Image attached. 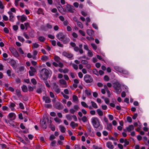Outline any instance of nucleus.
<instances>
[{"label": "nucleus", "mask_w": 149, "mask_h": 149, "mask_svg": "<svg viewBox=\"0 0 149 149\" xmlns=\"http://www.w3.org/2000/svg\"><path fill=\"white\" fill-rule=\"evenodd\" d=\"M74 109L77 111L79 109V107L77 105H75L74 106Z\"/></svg>", "instance_id": "3c124183"}, {"label": "nucleus", "mask_w": 149, "mask_h": 149, "mask_svg": "<svg viewBox=\"0 0 149 149\" xmlns=\"http://www.w3.org/2000/svg\"><path fill=\"white\" fill-rule=\"evenodd\" d=\"M86 33L88 35L90 36H94V31L91 29H88L87 30Z\"/></svg>", "instance_id": "f8f14e48"}, {"label": "nucleus", "mask_w": 149, "mask_h": 149, "mask_svg": "<svg viewBox=\"0 0 149 149\" xmlns=\"http://www.w3.org/2000/svg\"><path fill=\"white\" fill-rule=\"evenodd\" d=\"M125 144L124 145V147H125L127 145L129 144V142L126 139H125Z\"/></svg>", "instance_id": "49530a36"}, {"label": "nucleus", "mask_w": 149, "mask_h": 149, "mask_svg": "<svg viewBox=\"0 0 149 149\" xmlns=\"http://www.w3.org/2000/svg\"><path fill=\"white\" fill-rule=\"evenodd\" d=\"M26 19V17L24 16H22L21 18V20L22 22L25 21Z\"/></svg>", "instance_id": "a18cd8bd"}, {"label": "nucleus", "mask_w": 149, "mask_h": 149, "mask_svg": "<svg viewBox=\"0 0 149 149\" xmlns=\"http://www.w3.org/2000/svg\"><path fill=\"white\" fill-rule=\"evenodd\" d=\"M104 100L105 102L107 104H108L109 102V98H105Z\"/></svg>", "instance_id": "8fccbe9b"}, {"label": "nucleus", "mask_w": 149, "mask_h": 149, "mask_svg": "<svg viewBox=\"0 0 149 149\" xmlns=\"http://www.w3.org/2000/svg\"><path fill=\"white\" fill-rule=\"evenodd\" d=\"M81 120L83 122H86L87 120V117L85 116H84L82 118Z\"/></svg>", "instance_id": "c9c22d12"}, {"label": "nucleus", "mask_w": 149, "mask_h": 149, "mask_svg": "<svg viewBox=\"0 0 149 149\" xmlns=\"http://www.w3.org/2000/svg\"><path fill=\"white\" fill-rule=\"evenodd\" d=\"M77 25L79 26L81 29H82L83 28V26L82 24L80 22H78L77 23Z\"/></svg>", "instance_id": "a19ab883"}, {"label": "nucleus", "mask_w": 149, "mask_h": 149, "mask_svg": "<svg viewBox=\"0 0 149 149\" xmlns=\"http://www.w3.org/2000/svg\"><path fill=\"white\" fill-rule=\"evenodd\" d=\"M128 132H130L131 131L134 130V128L133 125H129L128 127L126 128Z\"/></svg>", "instance_id": "dca6fc26"}, {"label": "nucleus", "mask_w": 149, "mask_h": 149, "mask_svg": "<svg viewBox=\"0 0 149 149\" xmlns=\"http://www.w3.org/2000/svg\"><path fill=\"white\" fill-rule=\"evenodd\" d=\"M53 90L56 93L58 94L60 92V89L58 88V86L56 83H54L53 84Z\"/></svg>", "instance_id": "0eeeda50"}, {"label": "nucleus", "mask_w": 149, "mask_h": 149, "mask_svg": "<svg viewBox=\"0 0 149 149\" xmlns=\"http://www.w3.org/2000/svg\"><path fill=\"white\" fill-rule=\"evenodd\" d=\"M84 92L87 95H91V91L90 90H86Z\"/></svg>", "instance_id": "c756f323"}, {"label": "nucleus", "mask_w": 149, "mask_h": 149, "mask_svg": "<svg viewBox=\"0 0 149 149\" xmlns=\"http://www.w3.org/2000/svg\"><path fill=\"white\" fill-rule=\"evenodd\" d=\"M97 112L99 116H102L103 115V112L100 109H97Z\"/></svg>", "instance_id": "bb28decb"}, {"label": "nucleus", "mask_w": 149, "mask_h": 149, "mask_svg": "<svg viewBox=\"0 0 149 149\" xmlns=\"http://www.w3.org/2000/svg\"><path fill=\"white\" fill-rule=\"evenodd\" d=\"M91 122L93 126L95 128H98L100 125L99 119L96 117H93L91 119Z\"/></svg>", "instance_id": "f03ea898"}, {"label": "nucleus", "mask_w": 149, "mask_h": 149, "mask_svg": "<svg viewBox=\"0 0 149 149\" xmlns=\"http://www.w3.org/2000/svg\"><path fill=\"white\" fill-rule=\"evenodd\" d=\"M81 63L85 65L88 63V61L85 60H82L81 61Z\"/></svg>", "instance_id": "680f3d73"}, {"label": "nucleus", "mask_w": 149, "mask_h": 149, "mask_svg": "<svg viewBox=\"0 0 149 149\" xmlns=\"http://www.w3.org/2000/svg\"><path fill=\"white\" fill-rule=\"evenodd\" d=\"M93 72L95 75L98 76V73L97 71L95 69H93L92 70Z\"/></svg>", "instance_id": "72a5a7b5"}, {"label": "nucleus", "mask_w": 149, "mask_h": 149, "mask_svg": "<svg viewBox=\"0 0 149 149\" xmlns=\"http://www.w3.org/2000/svg\"><path fill=\"white\" fill-rule=\"evenodd\" d=\"M37 13L38 14H44V13H43L42 9L41 8H39L38 9V10L37 12Z\"/></svg>", "instance_id": "7c9ffc66"}, {"label": "nucleus", "mask_w": 149, "mask_h": 149, "mask_svg": "<svg viewBox=\"0 0 149 149\" xmlns=\"http://www.w3.org/2000/svg\"><path fill=\"white\" fill-rule=\"evenodd\" d=\"M120 86V84L118 82H116L113 84V86L115 90L116 91V92L117 94L120 93L121 91Z\"/></svg>", "instance_id": "7ed1b4c3"}, {"label": "nucleus", "mask_w": 149, "mask_h": 149, "mask_svg": "<svg viewBox=\"0 0 149 149\" xmlns=\"http://www.w3.org/2000/svg\"><path fill=\"white\" fill-rule=\"evenodd\" d=\"M39 45L36 43H33V47L34 48H37L39 47Z\"/></svg>", "instance_id": "79ce46f5"}, {"label": "nucleus", "mask_w": 149, "mask_h": 149, "mask_svg": "<svg viewBox=\"0 0 149 149\" xmlns=\"http://www.w3.org/2000/svg\"><path fill=\"white\" fill-rule=\"evenodd\" d=\"M18 38L19 40L22 42H23L24 41V38L21 36H18Z\"/></svg>", "instance_id": "e433bc0d"}, {"label": "nucleus", "mask_w": 149, "mask_h": 149, "mask_svg": "<svg viewBox=\"0 0 149 149\" xmlns=\"http://www.w3.org/2000/svg\"><path fill=\"white\" fill-rule=\"evenodd\" d=\"M62 54L63 56H65L68 58H71L73 57V55L68 52H63Z\"/></svg>", "instance_id": "6e6552de"}, {"label": "nucleus", "mask_w": 149, "mask_h": 149, "mask_svg": "<svg viewBox=\"0 0 149 149\" xmlns=\"http://www.w3.org/2000/svg\"><path fill=\"white\" fill-rule=\"evenodd\" d=\"M74 7L68 4L65 6L64 11L67 12L73 13L74 12Z\"/></svg>", "instance_id": "39448f33"}, {"label": "nucleus", "mask_w": 149, "mask_h": 149, "mask_svg": "<svg viewBox=\"0 0 149 149\" xmlns=\"http://www.w3.org/2000/svg\"><path fill=\"white\" fill-rule=\"evenodd\" d=\"M60 131L62 133H64L65 131V129L64 126L61 125L59 126Z\"/></svg>", "instance_id": "4be33fe9"}, {"label": "nucleus", "mask_w": 149, "mask_h": 149, "mask_svg": "<svg viewBox=\"0 0 149 149\" xmlns=\"http://www.w3.org/2000/svg\"><path fill=\"white\" fill-rule=\"evenodd\" d=\"M4 8V6L2 1H0V8L1 9H3Z\"/></svg>", "instance_id": "37998d69"}, {"label": "nucleus", "mask_w": 149, "mask_h": 149, "mask_svg": "<svg viewBox=\"0 0 149 149\" xmlns=\"http://www.w3.org/2000/svg\"><path fill=\"white\" fill-rule=\"evenodd\" d=\"M48 59V58L47 56L45 55L42 56L41 58V60L42 61H46Z\"/></svg>", "instance_id": "b1692460"}, {"label": "nucleus", "mask_w": 149, "mask_h": 149, "mask_svg": "<svg viewBox=\"0 0 149 149\" xmlns=\"http://www.w3.org/2000/svg\"><path fill=\"white\" fill-rule=\"evenodd\" d=\"M14 52L13 53V55L16 57H18L19 56V54L17 51L15 50H14Z\"/></svg>", "instance_id": "2f4dec72"}, {"label": "nucleus", "mask_w": 149, "mask_h": 149, "mask_svg": "<svg viewBox=\"0 0 149 149\" xmlns=\"http://www.w3.org/2000/svg\"><path fill=\"white\" fill-rule=\"evenodd\" d=\"M108 117L109 119L111 120H112L113 119V117L112 115H108Z\"/></svg>", "instance_id": "774afa93"}, {"label": "nucleus", "mask_w": 149, "mask_h": 149, "mask_svg": "<svg viewBox=\"0 0 149 149\" xmlns=\"http://www.w3.org/2000/svg\"><path fill=\"white\" fill-rule=\"evenodd\" d=\"M104 80L106 81H108L109 80V77L107 75H105L104 77Z\"/></svg>", "instance_id": "13d9d810"}, {"label": "nucleus", "mask_w": 149, "mask_h": 149, "mask_svg": "<svg viewBox=\"0 0 149 149\" xmlns=\"http://www.w3.org/2000/svg\"><path fill=\"white\" fill-rule=\"evenodd\" d=\"M56 37L61 41H63V43L66 44L70 41V39L68 38H66L62 33L60 32L57 34Z\"/></svg>", "instance_id": "f257e3e1"}, {"label": "nucleus", "mask_w": 149, "mask_h": 149, "mask_svg": "<svg viewBox=\"0 0 149 149\" xmlns=\"http://www.w3.org/2000/svg\"><path fill=\"white\" fill-rule=\"evenodd\" d=\"M54 59L56 61L58 62L59 61L60 58L58 56H55L54 57Z\"/></svg>", "instance_id": "c03bdc74"}, {"label": "nucleus", "mask_w": 149, "mask_h": 149, "mask_svg": "<svg viewBox=\"0 0 149 149\" xmlns=\"http://www.w3.org/2000/svg\"><path fill=\"white\" fill-rule=\"evenodd\" d=\"M38 39L41 42H44L45 40V38L42 36L39 37Z\"/></svg>", "instance_id": "cd10ccee"}, {"label": "nucleus", "mask_w": 149, "mask_h": 149, "mask_svg": "<svg viewBox=\"0 0 149 149\" xmlns=\"http://www.w3.org/2000/svg\"><path fill=\"white\" fill-rule=\"evenodd\" d=\"M59 83L62 85V87L63 88H66L68 86L66 81L63 79H61L59 80Z\"/></svg>", "instance_id": "1a4fd4ad"}, {"label": "nucleus", "mask_w": 149, "mask_h": 149, "mask_svg": "<svg viewBox=\"0 0 149 149\" xmlns=\"http://www.w3.org/2000/svg\"><path fill=\"white\" fill-rule=\"evenodd\" d=\"M79 32L81 34L82 36H85V33L81 30H79Z\"/></svg>", "instance_id": "603ef678"}, {"label": "nucleus", "mask_w": 149, "mask_h": 149, "mask_svg": "<svg viewBox=\"0 0 149 149\" xmlns=\"http://www.w3.org/2000/svg\"><path fill=\"white\" fill-rule=\"evenodd\" d=\"M19 106L20 109H24V107L23 104L22 103H20L19 104Z\"/></svg>", "instance_id": "052dcab7"}, {"label": "nucleus", "mask_w": 149, "mask_h": 149, "mask_svg": "<svg viewBox=\"0 0 149 149\" xmlns=\"http://www.w3.org/2000/svg\"><path fill=\"white\" fill-rule=\"evenodd\" d=\"M18 51L22 54H23L24 52L21 48H19L18 49Z\"/></svg>", "instance_id": "0e129e2a"}, {"label": "nucleus", "mask_w": 149, "mask_h": 149, "mask_svg": "<svg viewBox=\"0 0 149 149\" xmlns=\"http://www.w3.org/2000/svg\"><path fill=\"white\" fill-rule=\"evenodd\" d=\"M10 63L14 69H15L17 67V64L16 62L13 60H12L10 62Z\"/></svg>", "instance_id": "ddd939ff"}, {"label": "nucleus", "mask_w": 149, "mask_h": 149, "mask_svg": "<svg viewBox=\"0 0 149 149\" xmlns=\"http://www.w3.org/2000/svg\"><path fill=\"white\" fill-rule=\"evenodd\" d=\"M127 121L129 123H131L132 122V119L131 117L130 116H128L127 117Z\"/></svg>", "instance_id": "bf43d9fd"}, {"label": "nucleus", "mask_w": 149, "mask_h": 149, "mask_svg": "<svg viewBox=\"0 0 149 149\" xmlns=\"http://www.w3.org/2000/svg\"><path fill=\"white\" fill-rule=\"evenodd\" d=\"M106 145L107 147L109 149H113L114 148V146L112 142L110 141L107 142L106 143Z\"/></svg>", "instance_id": "4468645a"}, {"label": "nucleus", "mask_w": 149, "mask_h": 149, "mask_svg": "<svg viewBox=\"0 0 149 149\" xmlns=\"http://www.w3.org/2000/svg\"><path fill=\"white\" fill-rule=\"evenodd\" d=\"M91 45L94 49L96 50L97 49V46L95 44L92 43Z\"/></svg>", "instance_id": "58836bf2"}, {"label": "nucleus", "mask_w": 149, "mask_h": 149, "mask_svg": "<svg viewBox=\"0 0 149 149\" xmlns=\"http://www.w3.org/2000/svg\"><path fill=\"white\" fill-rule=\"evenodd\" d=\"M54 120L56 122L60 123L61 122V120L57 117L54 118Z\"/></svg>", "instance_id": "de8ad7c7"}, {"label": "nucleus", "mask_w": 149, "mask_h": 149, "mask_svg": "<svg viewBox=\"0 0 149 149\" xmlns=\"http://www.w3.org/2000/svg\"><path fill=\"white\" fill-rule=\"evenodd\" d=\"M31 82L34 85H35L36 84V79L34 78H33L31 79Z\"/></svg>", "instance_id": "864d4df0"}, {"label": "nucleus", "mask_w": 149, "mask_h": 149, "mask_svg": "<svg viewBox=\"0 0 149 149\" xmlns=\"http://www.w3.org/2000/svg\"><path fill=\"white\" fill-rule=\"evenodd\" d=\"M8 116L10 118H13V120H14L16 117L15 114L13 113H11L8 115Z\"/></svg>", "instance_id": "a211bd4d"}, {"label": "nucleus", "mask_w": 149, "mask_h": 149, "mask_svg": "<svg viewBox=\"0 0 149 149\" xmlns=\"http://www.w3.org/2000/svg\"><path fill=\"white\" fill-rule=\"evenodd\" d=\"M42 99L45 101V102L46 103H49L51 102V99L48 97L44 96L42 97Z\"/></svg>", "instance_id": "2eb2a0df"}, {"label": "nucleus", "mask_w": 149, "mask_h": 149, "mask_svg": "<svg viewBox=\"0 0 149 149\" xmlns=\"http://www.w3.org/2000/svg\"><path fill=\"white\" fill-rule=\"evenodd\" d=\"M15 106V104L13 102H10L9 107L12 110H13L14 109V107Z\"/></svg>", "instance_id": "5701e85b"}, {"label": "nucleus", "mask_w": 149, "mask_h": 149, "mask_svg": "<svg viewBox=\"0 0 149 149\" xmlns=\"http://www.w3.org/2000/svg\"><path fill=\"white\" fill-rule=\"evenodd\" d=\"M88 56L90 57H92L93 55L92 52L90 50L88 51Z\"/></svg>", "instance_id": "ea45409f"}, {"label": "nucleus", "mask_w": 149, "mask_h": 149, "mask_svg": "<svg viewBox=\"0 0 149 149\" xmlns=\"http://www.w3.org/2000/svg\"><path fill=\"white\" fill-rule=\"evenodd\" d=\"M16 94L19 97H21L22 95L19 89H17L16 90Z\"/></svg>", "instance_id": "c85d7f7f"}, {"label": "nucleus", "mask_w": 149, "mask_h": 149, "mask_svg": "<svg viewBox=\"0 0 149 149\" xmlns=\"http://www.w3.org/2000/svg\"><path fill=\"white\" fill-rule=\"evenodd\" d=\"M55 107L58 109L61 110L63 108V106L59 102H57L55 104Z\"/></svg>", "instance_id": "9d476101"}, {"label": "nucleus", "mask_w": 149, "mask_h": 149, "mask_svg": "<svg viewBox=\"0 0 149 149\" xmlns=\"http://www.w3.org/2000/svg\"><path fill=\"white\" fill-rule=\"evenodd\" d=\"M81 105L84 107L86 108H88V105L86 103L84 102H81Z\"/></svg>", "instance_id": "473e14b6"}, {"label": "nucleus", "mask_w": 149, "mask_h": 149, "mask_svg": "<svg viewBox=\"0 0 149 149\" xmlns=\"http://www.w3.org/2000/svg\"><path fill=\"white\" fill-rule=\"evenodd\" d=\"M49 74V71L46 68L42 69L40 72L41 77L43 79L47 78Z\"/></svg>", "instance_id": "20e7f679"}, {"label": "nucleus", "mask_w": 149, "mask_h": 149, "mask_svg": "<svg viewBox=\"0 0 149 149\" xmlns=\"http://www.w3.org/2000/svg\"><path fill=\"white\" fill-rule=\"evenodd\" d=\"M72 67H73L76 70H77L78 69V66L74 64H73L72 65Z\"/></svg>", "instance_id": "338daca9"}, {"label": "nucleus", "mask_w": 149, "mask_h": 149, "mask_svg": "<svg viewBox=\"0 0 149 149\" xmlns=\"http://www.w3.org/2000/svg\"><path fill=\"white\" fill-rule=\"evenodd\" d=\"M56 143V141H53L51 143L50 146H54Z\"/></svg>", "instance_id": "6e6d98bb"}, {"label": "nucleus", "mask_w": 149, "mask_h": 149, "mask_svg": "<svg viewBox=\"0 0 149 149\" xmlns=\"http://www.w3.org/2000/svg\"><path fill=\"white\" fill-rule=\"evenodd\" d=\"M70 75L72 78H74L75 77L74 74L72 72H70Z\"/></svg>", "instance_id": "e2e57ef3"}, {"label": "nucleus", "mask_w": 149, "mask_h": 149, "mask_svg": "<svg viewBox=\"0 0 149 149\" xmlns=\"http://www.w3.org/2000/svg\"><path fill=\"white\" fill-rule=\"evenodd\" d=\"M44 106L46 108H50L52 107V105L51 104H45Z\"/></svg>", "instance_id": "4c0bfd02"}, {"label": "nucleus", "mask_w": 149, "mask_h": 149, "mask_svg": "<svg viewBox=\"0 0 149 149\" xmlns=\"http://www.w3.org/2000/svg\"><path fill=\"white\" fill-rule=\"evenodd\" d=\"M78 100V98L76 95H73L72 96V100L74 101H77Z\"/></svg>", "instance_id": "f704fd0d"}, {"label": "nucleus", "mask_w": 149, "mask_h": 149, "mask_svg": "<svg viewBox=\"0 0 149 149\" xmlns=\"http://www.w3.org/2000/svg\"><path fill=\"white\" fill-rule=\"evenodd\" d=\"M30 69L31 70L30 71H32L33 72H34L35 73L36 71V69L32 67H30Z\"/></svg>", "instance_id": "4d7b16f0"}, {"label": "nucleus", "mask_w": 149, "mask_h": 149, "mask_svg": "<svg viewBox=\"0 0 149 149\" xmlns=\"http://www.w3.org/2000/svg\"><path fill=\"white\" fill-rule=\"evenodd\" d=\"M18 27L17 25H14L13 26V29L15 31L17 30L18 29Z\"/></svg>", "instance_id": "69168bd1"}, {"label": "nucleus", "mask_w": 149, "mask_h": 149, "mask_svg": "<svg viewBox=\"0 0 149 149\" xmlns=\"http://www.w3.org/2000/svg\"><path fill=\"white\" fill-rule=\"evenodd\" d=\"M70 125L72 128L74 129L75 127H77L78 126V124L77 123H76L72 121Z\"/></svg>", "instance_id": "6ab92c4d"}, {"label": "nucleus", "mask_w": 149, "mask_h": 149, "mask_svg": "<svg viewBox=\"0 0 149 149\" xmlns=\"http://www.w3.org/2000/svg\"><path fill=\"white\" fill-rule=\"evenodd\" d=\"M8 13L10 15L9 17V20L11 22H13L14 21L13 19L14 16L13 15V13L10 12H8Z\"/></svg>", "instance_id": "aec40b11"}, {"label": "nucleus", "mask_w": 149, "mask_h": 149, "mask_svg": "<svg viewBox=\"0 0 149 149\" xmlns=\"http://www.w3.org/2000/svg\"><path fill=\"white\" fill-rule=\"evenodd\" d=\"M85 81L87 83L92 82L93 80L92 78L88 74H86L84 77Z\"/></svg>", "instance_id": "423d86ee"}, {"label": "nucleus", "mask_w": 149, "mask_h": 149, "mask_svg": "<svg viewBox=\"0 0 149 149\" xmlns=\"http://www.w3.org/2000/svg\"><path fill=\"white\" fill-rule=\"evenodd\" d=\"M66 118L68 120H71L72 119V116L69 114L66 115Z\"/></svg>", "instance_id": "09e8293b"}, {"label": "nucleus", "mask_w": 149, "mask_h": 149, "mask_svg": "<svg viewBox=\"0 0 149 149\" xmlns=\"http://www.w3.org/2000/svg\"><path fill=\"white\" fill-rule=\"evenodd\" d=\"M118 71L122 74H128V72L126 70L122 68L120 69Z\"/></svg>", "instance_id": "f3484780"}, {"label": "nucleus", "mask_w": 149, "mask_h": 149, "mask_svg": "<svg viewBox=\"0 0 149 149\" xmlns=\"http://www.w3.org/2000/svg\"><path fill=\"white\" fill-rule=\"evenodd\" d=\"M91 103L92 104V106L95 109H97V108L98 107L96 104L93 101H91Z\"/></svg>", "instance_id": "a878e982"}, {"label": "nucleus", "mask_w": 149, "mask_h": 149, "mask_svg": "<svg viewBox=\"0 0 149 149\" xmlns=\"http://www.w3.org/2000/svg\"><path fill=\"white\" fill-rule=\"evenodd\" d=\"M107 124V129L108 130H110L112 128V125L111 123Z\"/></svg>", "instance_id": "393cba45"}, {"label": "nucleus", "mask_w": 149, "mask_h": 149, "mask_svg": "<svg viewBox=\"0 0 149 149\" xmlns=\"http://www.w3.org/2000/svg\"><path fill=\"white\" fill-rule=\"evenodd\" d=\"M40 124L42 127L44 129H46L47 126L46 125V121L44 119H43L42 120H40Z\"/></svg>", "instance_id": "9b49d317"}, {"label": "nucleus", "mask_w": 149, "mask_h": 149, "mask_svg": "<svg viewBox=\"0 0 149 149\" xmlns=\"http://www.w3.org/2000/svg\"><path fill=\"white\" fill-rule=\"evenodd\" d=\"M3 19L5 21H7L8 20V17L6 15H4L3 16Z\"/></svg>", "instance_id": "5fc2aeb1"}, {"label": "nucleus", "mask_w": 149, "mask_h": 149, "mask_svg": "<svg viewBox=\"0 0 149 149\" xmlns=\"http://www.w3.org/2000/svg\"><path fill=\"white\" fill-rule=\"evenodd\" d=\"M22 91L24 92H26L28 91V89L27 86L25 85H23L22 87Z\"/></svg>", "instance_id": "412c9836"}]
</instances>
